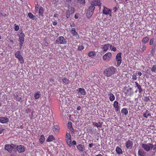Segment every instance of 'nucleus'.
Here are the masks:
<instances>
[{
	"label": "nucleus",
	"mask_w": 156,
	"mask_h": 156,
	"mask_svg": "<svg viewBox=\"0 0 156 156\" xmlns=\"http://www.w3.org/2000/svg\"><path fill=\"white\" fill-rule=\"evenodd\" d=\"M116 71L115 68L113 66H110L104 70L103 73L105 76L109 77L115 74Z\"/></svg>",
	"instance_id": "nucleus-1"
},
{
	"label": "nucleus",
	"mask_w": 156,
	"mask_h": 156,
	"mask_svg": "<svg viewBox=\"0 0 156 156\" xmlns=\"http://www.w3.org/2000/svg\"><path fill=\"white\" fill-rule=\"evenodd\" d=\"M55 42L57 44H65L67 43V41L64 37L60 36L57 38Z\"/></svg>",
	"instance_id": "nucleus-2"
},
{
	"label": "nucleus",
	"mask_w": 156,
	"mask_h": 156,
	"mask_svg": "<svg viewBox=\"0 0 156 156\" xmlns=\"http://www.w3.org/2000/svg\"><path fill=\"white\" fill-rule=\"evenodd\" d=\"M95 9V6L91 3V5L89 6L88 11L87 13V18H90L93 15L94 10Z\"/></svg>",
	"instance_id": "nucleus-3"
},
{
	"label": "nucleus",
	"mask_w": 156,
	"mask_h": 156,
	"mask_svg": "<svg viewBox=\"0 0 156 156\" xmlns=\"http://www.w3.org/2000/svg\"><path fill=\"white\" fill-rule=\"evenodd\" d=\"M140 145L146 151L148 152L151 150V144L148 143L147 144L145 143H141Z\"/></svg>",
	"instance_id": "nucleus-4"
},
{
	"label": "nucleus",
	"mask_w": 156,
	"mask_h": 156,
	"mask_svg": "<svg viewBox=\"0 0 156 156\" xmlns=\"http://www.w3.org/2000/svg\"><path fill=\"white\" fill-rule=\"evenodd\" d=\"M15 145L13 144L11 145L6 144L5 146V149L9 153H11L13 149L15 148Z\"/></svg>",
	"instance_id": "nucleus-5"
},
{
	"label": "nucleus",
	"mask_w": 156,
	"mask_h": 156,
	"mask_svg": "<svg viewBox=\"0 0 156 156\" xmlns=\"http://www.w3.org/2000/svg\"><path fill=\"white\" fill-rule=\"evenodd\" d=\"M121 53H119L116 55L115 59L117 61V65L116 66L118 67L120 65L122 61V58L121 56Z\"/></svg>",
	"instance_id": "nucleus-6"
},
{
	"label": "nucleus",
	"mask_w": 156,
	"mask_h": 156,
	"mask_svg": "<svg viewBox=\"0 0 156 156\" xmlns=\"http://www.w3.org/2000/svg\"><path fill=\"white\" fill-rule=\"evenodd\" d=\"M15 56L16 58L19 59L21 63L23 62V59L22 56L21 55L20 51H18L16 52L15 54Z\"/></svg>",
	"instance_id": "nucleus-7"
},
{
	"label": "nucleus",
	"mask_w": 156,
	"mask_h": 156,
	"mask_svg": "<svg viewBox=\"0 0 156 156\" xmlns=\"http://www.w3.org/2000/svg\"><path fill=\"white\" fill-rule=\"evenodd\" d=\"M112 57V54L110 52L106 53L103 56V59L104 61H108Z\"/></svg>",
	"instance_id": "nucleus-8"
},
{
	"label": "nucleus",
	"mask_w": 156,
	"mask_h": 156,
	"mask_svg": "<svg viewBox=\"0 0 156 156\" xmlns=\"http://www.w3.org/2000/svg\"><path fill=\"white\" fill-rule=\"evenodd\" d=\"M102 12L103 14L106 15H109L110 16H112L111 10L105 7H104Z\"/></svg>",
	"instance_id": "nucleus-9"
},
{
	"label": "nucleus",
	"mask_w": 156,
	"mask_h": 156,
	"mask_svg": "<svg viewBox=\"0 0 156 156\" xmlns=\"http://www.w3.org/2000/svg\"><path fill=\"white\" fill-rule=\"evenodd\" d=\"M133 145V142L130 140H128L125 143V146L128 149H131Z\"/></svg>",
	"instance_id": "nucleus-10"
},
{
	"label": "nucleus",
	"mask_w": 156,
	"mask_h": 156,
	"mask_svg": "<svg viewBox=\"0 0 156 156\" xmlns=\"http://www.w3.org/2000/svg\"><path fill=\"white\" fill-rule=\"evenodd\" d=\"M16 148L17 151L19 153L23 152L25 150V147L22 145L17 146Z\"/></svg>",
	"instance_id": "nucleus-11"
},
{
	"label": "nucleus",
	"mask_w": 156,
	"mask_h": 156,
	"mask_svg": "<svg viewBox=\"0 0 156 156\" xmlns=\"http://www.w3.org/2000/svg\"><path fill=\"white\" fill-rule=\"evenodd\" d=\"M91 3L94 6H101V3L100 0H93L91 2Z\"/></svg>",
	"instance_id": "nucleus-12"
},
{
	"label": "nucleus",
	"mask_w": 156,
	"mask_h": 156,
	"mask_svg": "<svg viewBox=\"0 0 156 156\" xmlns=\"http://www.w3.org/2000/svg\"><path fill=\"white\" fill-rule=\"evenodd\" d=\"M9 121V119L6 117H0V122L2 123H6Z\"/></svg>",
	"instance_id": "nucleus-13"
},
{
	"label": "nucleus",
	"mask_w": 156,
	"mask_h": 156,
	"mask_svg": "<svg viewBox=\"0 0 156 156\" xmlns=\"http://www.w3.org/2000/svg\"><path fill=\"white\" fill-rule=\"evenodd\" d=\"M146 152L142 149H139L138 152V155L139 156H146Z\"/></svg>",
	"instance_id": "nucleus-14"
},
{
	"label": "nucleus",
	"mask_w": 156,
	"mask_h": 156,
	"mask_svg": "<svg viewBox=\"0 0 156 156\" xmlns=\"http://www.w3.org/2000/svg\"><path fill=\"white\" fill-rule=\"evenodd\" d=\"M71 32L73 36H76V37L77 38H79V37L78 35V33H77V32L76 31L75 29V28H72L71 30Z\"/></svg>",
	"instance_id": "nucleus-15"
},
{
	"label": "nucleus",
	"mask_w": 156,
	"mask_h": 156,
	"mask_svg": "<svg viewBox=\"0 0 156 156\" xmlns=\"http://www.w3.org/2000/svg\"><path fill=\"white\" fill-rule=\"evenodd\" d=\"M59 129V127L57 125H55L52 128V130L55 133H56L58 132Z\"/></svg>",
	"instance_id": "nucleus-16"
},
{
	"label": "nucleus",
	"mask_w": 156,
	"mask_h": 156,
	"mask_svg": "<svg viewBox=\"0 0 156 156\" xmlns=\"http://www.w3.org/2000/svg\"><path fill=\"white\" fill-rule=\"evenodd\" d=\"M76 147L78 149L79 151L82 152L83 151V149L84 148V145L80 144L77 145Z\"/></svg>",
	"instance_id": "nucleus-17"
},
{
	"label": "nucleus",
	"mask_w": 156,
	"mask_h": 156,
	"mask_svg": "<svg viewBox=\"0 0 156 156\" xmlns=\"http://www.w3.org/2000/svg\"><path fill=\"white\" fill-rule=\"evenodd\" d=\"M143 116L144 117L147 118L148 117L151 116V114L150 111L147 110L146 112L143 114Z\"/></svg>",
	"instance_id": "nucleus-18"
},
{
	"label": "nucleus",
	"mask_w": 156,
	"mask_h": 156,
	"mask_svg": "<svg viewBox=\"0 0 156 156\" xmlns=\"http://www.w3.org/2000/svg\"><path fill=\"white\" fill-rule=\"evenodd\" d=\"M77 91L82 95H85L86 94V92L85 90L82 88H79L77 89Z\"/></svg>",
	"instance_id": "nucleus-19"
},
{
	"label": "nucleus",
	"mask_w": 156,
	"mask_h": 156,
	"mask_svg": "<svg viewBox=\"0 0 156 156\" xmlns=\"http://www.w3.org/2000/svg\"><path fill=\"white\" fill-rule=\"evenodd\" d=\"M25 36V34L23 32H21L19 35V41L22 42L24 41V37Z\"/></svg>",
	"instance_id": "nucleus-20"
},
{
	"label": "nucleus",
	"mask_w": 156,
	"mask_h": 156,
	"mask_svg": "<svg viewBox=\"0 0 156 156\" xmlns=\"http://www.w3.org/2000/svg\"><path fill=\"white\" fill-rule=\"evenodd\" d=\"M55 140V138L52 135H51L49 136L48 138L46 140V141L47 142H50L52 141L53 140Z\"/></svg>",
	"instance_id": "nucleus-21"
},
{
	"label": "nucleus",
	"mask_w": 156,
	"mask_h": 156,
	"mask_svg": "<svg viewBox=\"0 0 156 156\" xmlns=\"http://www.w3.org/2000/svg\"><path fill=\"white\" fill-rule=\"evenodd\" d=\"M108 95L109 96V98L110 101H113L115 100V97L112 93L110 92Z\"/></svg>",
	"instance_id": "nucleus-22"
},
{
	"label": "nucleus",
	"mask_w": 156,
	"mask_h": 156,
	"mask_svg": "<svg viewBox=\"0 0 156 156\" xmlns=\"http://www.w3.org/2000/svg\"><path fill=\"white\" fill-rule=\"evenodd\" d=\"M109 46H110V44H104L103 47V51H107L108 50V47Z\"/></svg>",
	"instance_id": "nucleus-23"
},
{
	"label": "nucleus",
	"mask_w": 156,
	"mask_h": 156,
	"mask_svg": "<svg viewBox=\"0 0 156 156\" xmlns=\"http://www.w3.org/2000/svg\"><path fill=\"white\" fill-rule=\"evenodd\" d=\"M93 125L95 126H96L97 127H101L102 126V123L100 122H94L93 123Z\"/></svg>",
	"instance_id": "nucleus-24"
},
{
	"label": "nucleus",
	"mask_w": 156,
	"mask_h": 156,
	"mask_svg": "<svg viewBox=\"0 0 156 156\" xmlns=\"http://www.w3.org/2000/svg\"><path fill=\"white\" fill-rule=\"evenodd\" d=\"M66 141L68 144V145L69 146L71 147L72 145V141L71 138H66Z\"/></svg>",
	"instance_id": "nucleus-25"
},
{
	"label": "nucleus",
	"mask_w": 156,
	"mask_h": 156,
	"mask_svg": "<svg viewBox=\"0 0 156 156\" xmlns=\"http://www.w3.org/2000/svg\"><path fill=\"white\" fill-rule=\"evenodd\" d=\"M116 151L117 153L119 154H120L122 153V151L120 147H117L116 148Z\"/></svg>",
	"instance_id": "nucleus-26"
},
{
	"label": "nucleus",
	"mask_w": 156,
	"mask_h": 156,
	"mask_svg": "<svg viewBox=\"0 0 156 156\" xmlns=\"http://www.w3.org/2000/svg\"><path fill=\"white\" fill-rule=\"evenodd\" d=\"M121 112L122 113L124 114L125 115H126L128 113V111L127 108H124L122 109Z\"/></svg>",
	"instance_id": "nucleus-27"
},
{
	"label": "nucleus",
	"mask_w": 156,
	"mask_h": 156,
	"mask_svg": "<svg viewBox=\"0 0 156 156\" xmlns=\"http://www.w3.org/2000/svg\"><path fill=\"white\" fill-rule=\"evenodd\" d=\"M67 11H69V12L72 14L74 12V8L73 7H69Z\"/></svg>",
	"instance_id": "nucleus-28"
},
{
	"label": "nucleus",
	"mask_w": 156,
	"mask_h": 156,
	"mask_svg": "<svg viewBox=\"0 0 156 156\" xmlns=\"http://www.w3.org/2000/svg\"><path fill=\"white\" fill-rule=\"evenodd\" d=\"M149 37L147 36H146L144 38L142 39V42L143 43L145 44L147 43L149 41Z\"/></svg>",
	"instance_id": "nucleus-29"
},
{
	"label": "nucleus",
	"mask_w": 156,
	"mask_h": 156,
	"mask_svg": "<svg viewBox=\"0 0 156 156\" xmlns=\"http://www.w3.org/2000/svg\"><path fill=\"white\" fill-rule=\"evenodd\" d=\"M68 128L71 131L73 132V130H74L73 129L72 127V123L71 122H68Z\"/></svg>",
	"instance_id": "nucleus-30"
},
{
	"label": "nucleus",
	"mask_w": 156,
	"mask_h": 156,
	"mask_svg": "<svg viewBox=\"0 0 156 156\" xmlns=\"http://www.w3.org/2000/svg\"><path fill=\"white\" fill-rule=\"evenodd\" d=\"M44 12V10L43 8L41 6L40 7L39 10V13L41 16H43Z\"/></svg>",
	"instance_id": "nucleus-31"
},
{
	"label": "nucleus",
	"mask_w": 156,
	"mask_h": 156,
	"mask_svg": "<svg viewBox=\"0 0 156 156\" xmlns=\"http://www.w3.org/2000/svg\"><path fill=\"white\" fill-rule=\"evenodd\" d=\"M41 144H42L45 140V138L43 135L41 136V137L39 140Z\"/></svg>",
	"instance_id": "nucleus-32"
},
{
	"label": "nucleus",
	"mask_w": 156,
	"mask_h": 156,
	"mask_svg": "<svg viewBox=\"0 0 156 156\" xmlns=\"http://www.w3.org/2000/svg\"><path fill=\"white\" fill-rule=\"evenodd\" d=\"M146 46L145 45V44H143V45L141 46V50L140 51L141 52H143L144 51L146 50Z\"/></svg>",
	"instance_id": "nucleus-33"
},
{
	"label": "nucleus",
	"mask_w": 156,
	"mask_h": 156,
	"mask_svg": "<svg viewBox=\"0 0 156 156\" xmlns=\"http://www.w3.org/2000/svg\"><path fill=\"white\" fill-rule=\"evenodd\" d=\"M28 16L30 19L33 20H34L35 19L34 16L33 14L31 12H29L28 13Z\"/></svg>",
	"instance_id": "nucleus-34"
},
{
	"label": "nucleus",
	"mask_w": 156,
	"mask_h": 156,
	"mask_svg": "<svg viewBox=\"0 0 156 156\" xmlns=\"http://www.w3.org/2000/svg\"><path fill=\"white\" fill-rule=\"evenodd\" d=\"M62 81L65 84H68L69 83V80L66 78L62 79Z\"/></svg>",
	"instance_id": "nucleus-35"
},
{
	"label": "nucleus",
	"mask_w": 156,
	"mask_h": 156,
	"mask_svg": "<svg viewBox=\"0 0 156 156\" xmlns=\"http://www.w3.org/2000/svg\"><path fill=\"white\" fill-rule=\"evenodd\" d=\"M88 55L89 57H91L95 55V53L94 51H90L88 53Z\"/></svg>",
	"instance_id": "nucleus-36"
},
{
	"label": "nucleus",
	"mask_w": 156,
	"mask_h": 156,
	"mask_svg": "<svg viewBox=\"0 0 156 156\" xmlns=\"http://www.w3.org/2000/svg\"><path fill=\"white\" fill-rule=\"evenodd\" d=\"M40 94L39 93H36L34 94V97L35 99L39 98L40 97Z\"/></svg>",
	"instance_id": "nucleus-37"
},
{
	"label": "nucleus",
	"mask_w": 156,
	"mask_h": 156,
	"mask_svg": "<svg viewBox=\"0 0 156 156\" xmlns=\"http://www.w3.org/2000/svg\"><path fill=\"white\" fill-rule=\"evenodd\" d=\"M118 102L117 101H115L114 102V104H113V106H114V108H116V107H118L119 106V105H118Z\"/></svg>",
	"instance_id": "nucleus-38"
},
{
	"label": "nucleus",
	"mask_w": 156,
	"mask_h": 156,
	"mask_svg": "<svg viewBox=\"0 0 156 156\" xmlns=\"http://www.w3.org/2000/svg\"><path fill=\"white\" fill-rule=\"evenodd\" d=\"M137 76V74L136 73H134L133 74L132 76V79L134 80H136L137 79L136 76Z\"/></svg>",
	"instance_id": "nucleus-39"
},
{
	"label": "nucleus",
	"mask_w": 156,
	"mask_h": 156,
	"mask_svg": "<svg viewBox=\"0 0 156 156\" xmlns=\"http://www.w3.org/2000/svg\"><path fill=\"white\" fill-rule=\"evenodd\" d=\"M50 108L49 107H47L46 108L45 111L47 115H48L49 113H50Z\"/></svg>",
	"instance_id": "nucleus-40"
},
{
	"label": "nucleus",
	"mask_w": 156,
	"mask_h": 156,
	"mask_svg": "<svg viewBox=\"0 0 156 156\" xmlns=\"http://www.w3.org/2000/svg\"><path fill=\"white\" fill-rule=\"evenodd\" d=\"M110 47L112 51H116V48L115 47L113 46L112 45H110Z\"/></svg>",
	"instance_id": "nucleus-41"
},
{
	"label": "nucleus",
	"mask_w": 156,
	"mask_h": 156,
	"mask_svg": "<svg viewBox=\"0 0 156 156\" xmlns=\"http://www.w3.org/2000/svg\"><path fill=\"white\" fill-rule=\"evenodd\" d=\"M78 2L80 4H85V0H77Z\"/></svg>",
	"instance_id": "nucleus-42"
},
{
	"label": "nucleus",
	"mask_w": 156,
	"mask_h": 156,
	"mask_svg": "<svg viewBox=\"0 0 156 156\" xmlns=\"http://www.w3.org/2000/svg\"><path fill=\"white\" fill-rule=\"evenodd\" d=\"M151 71L153 72H155L156 70V66L154 65L152 66L151 69Z\"/></svg>",
	"instance_id": "nucleus-43"
},
{
	"label": "nucleus",
	"mask_w": 156,
	"mask_h": 156,
	"mask_svg": "<svg viewBox=\"0 0 156 156\" xmlns=\"http://www.w3.org/2000/svg\"><path fill=\"white\" fill-rule=\"evenodd\" d=\"M71 14V13H70L69 12V11H66V17L67 18H69L70 16V14Z\"/></svg>",
	"instance_id": "nucleus-44"
},
{
	"label": "nucleus",
	"mask_w": 156,
	"mask_h": 156,
	"mask_svg": "<svg viewBox=\"0 0 156 156\" xmlns=\"http://www.w3.org/2000/svg\"><path fill=\"white\" fill-rule=\"evenodd\" d=\"M14 25L15 26V28H14L15 30L16 31H18L19 30V27L18 26V25H17L16 24H14Z\"/></svg>",
	"instance_id": "nucleus-45"
},
{
	"label": "nucleus",
	"mask_w": 156,
	"mask_h": 156,
	"mask_svg": "<svg viewBox=\"0 0 156 156\" xmlns=\"http://www.w3.org/2000/svg\"><path fill=\"white\" fill-rule=\"evenodd\" d=\"M69 138H71V135L69 133H66V139Z\"/></svg>",
	"instance_id": "nucleus-46"
},
{
	"label": "nucleus",
	"mask_w": 156,
	"mask_h": 156,
	"mask_svg": "<svg viewBox=\"0 0 156 156\" xmlns=\"http://www.w3.org/2000/svg\"><path fill=\"white\" fill-rule=\"evenodd\" d=\"M84 49V47L82 45L78 47V50L80 51Z\"/></svg>",
	"instance_id": "nucleus-47"
},
{
	"label": "nucleus",
	"mask_w": 156,
	"mask_h": 156,
	"mask_svg": "<svg viewBox=\"0 0 156 156\" xmlns=\"http://www.w3.org/2000/svg\"><path fill=\"white\" fill-rule=\"evenodd\" d=\"M151 150L153 149V150H154L155 149H156V145H153L152 144H151Z\"/></svg>",
	"instance_id": "nucleus-48"
},
{
	"label": "nucleus",
	"mask_w": 156,
	"mask_h": 156,
	"mask_svg": "<svg viewBox=\"0 0 156 156\" xmlns=\"http://www.w3.org/2000/svg\"><path fill=\"white\" fill-rule=\"evenodd\" d=\"M137 87L139 90V93H141L142 92V89L141 88L140 85V86H137Z\"/></svg>",
	"instance_id": "nucleus-49"
},
{
	"label": "nucleus",
	"mask_w": 156,
	"mask_h": 156,
	"mask_svg": "<svg viewBox=\"0 0 156 156\" xmlns=\"http://www.w3.org/2000/svg\"><path fill=\"white\" fill-rule=\"evenodd\" d=\"M150 99L148 97H145L144 99V101L145 102H147L148 101H149Z\"/></svg>",
	"instance_id": "nucleus-50"
},
{
	"label": "nucleus",
	"mask_w": 156,
	"mask_h": 156,
	"mask_svg": "<svg viewBox=\"0 0 156 156\" xmlns=\"http://www.w3.org/2000/svg\"><path fill=\"white\" fill-rule=\"evenodd\" d=\"M154 49H152L151 51V53L150 54V55L151 56H153L154 55Z\"/></svg>",
	"instance_id": "nucleus-51"
},
{
	"label": "nucleus",
	"mask_w": 156,
	"mask_h": 156,
	"mask_svg": "<svg viewBox=\"0 0 156 156\" xmlns=\"http://www.w3.org/2000/svg\"><path fill=\"white\" fill-rule=\"evenodd\" d=\"M19 42H20L19 44L20 49H21L22 48L24 41H19Z\"/></svg>",
	"instance_id": "nucleus-52"
},
{
	"label": "nucleus",
	"mask_w": 156,
	"mask_h": 156,
	"mask_svg": "<svg viewBox=\"0 0 156 156\" xmlns=\"http://www.w3.org/2000/svg\"><path fill=\"white\" fill-rule=\"evenodd\" d=\"M154 41V39L153 38H152L151 39L150 42V44L151 45L153 44V43Z\"/></svg>",
	"instance_id": "nucleus-53"
},
{
	"label": "nucleus",
	"mask_w": 156,
	"mask_h": 156,
	"mask_svg": "<svg viewBox=\"0 0 156 156\" xmlns=\"http://www.w3.org/2000/svg\"><path fill=\"white\" fill-rule=\"evenodd\" d=\"M4 131L5 129H2L1 128H0V134H1L2 133L4 132Z\"/></svg>",
	"instance_id": "nucleus-54"
},
{
	"label": "nucleus",
	"mask_w": 156,
	"mask_h": 156,
	"mask_svg": "<svg viewBox=\"0 0 156 156\" xmlns=\"http://www.w3.org/2000/svg\"><path fill=\"white\" fill-rule=\"evenodd\" d=\"M77 110H80L81 109V107L80 106H78L76 108Z\"/></svg>",
	"instance_id": "nucleus-55"
},
{
	"label": "nucleus",
	"mask_w": 156,
	"mask_h": 156,
	"mask_svg": "<svg viewBox=\"0 0 156 156\" xmlns=\"http://www.w3.org/2000/svg\"><path fill=\"white\" fill-rule=\"evenodd\" d=\"M70 26L71 27H73L75 26V24L74 23H70Z\"/></svg>",
	"instance_id": "nucleus-56"
},
{
	"label": "nucleus",
	"mask_w": 156,
	"mask_h": 156,
	"mask_svg": "<svg viewBox=\"0 0 156 156\" xmlns=\"http://www.w3.org/2000/svg\"><path fill=\"white\" fill-rule=\"evenodd\" d=\"M16 99L19 101H20V100L21 99V98L19 97L18 95H17V98H16Z\"/></svg>",
	"instance_id": "nucleus-57"
},
{
	"label": "nucleus",
	"mask_w": 156,
	"mask_h": 156,
	"mask_svg": "<svg viewBox=\"0 0 156 156\" xmlns=\"http://www.w3.org/2000/svg\"><path fill=\"white\" fill-rule=\"evenodd\" d=\"M115 108V111H116L117 112L119 110V107H118Z\"/></svg>",
	"instance_id": "nucleus-58"
},
{
	"label": "nucleus",
	"mask_w": 156,
	"mask_h": 156,
	"mask_svg": "<svg viewBox=\"0 0 156 156\" xmlns=\"http://www.w3.org/2000/svg\"><path fill=\"white\" fill-rule=\"evenodd\" d=\"M72 144L73 145H75L76 144V142L75 140H73L72 142Z\"/></svg>",
	"instance_id": "nucleus-59"
},
{
	"label": "nucleus",
	"mask_w": 156,
	"mask_h": 156,
	"mask_svg": "<svg viewBox=\"0 0 156 156\" xmlns=\"http://www.w3.org/2000/svg\"><path fill=\"white\" fill-rule=\"evenodd\" d=\"M93 146H94V144H92V143L90 144L89 145V147L90 148L91 147Z\"/></svg>",
	"instance_id": "nucleus-60"
},
{
	"label": "nucleus",
	"mask_w": 156,
	"mask_h": 156,
	"mask_svg": "<svg viewBox=\"0 0 156 156\" xmlns=\"http://www.w3.org/2000/svg\"><path fill=\"white\" fill-rule=\"evenodd\" d=\"M58 14L56 13L54 15V17H58Z\"/></svg>",
	"instance_id": "nucleus-61"
},
{
	"label": "nucleus",
	"mask_w": 156,
	"mask_h": 156,
	"mask_svg": "<svg viewBox=\"0 0 156 156\" xmlns=\"http://www.w3.org/2000/svg\"><path fill=\"white\" fill-rule=\"evenodd\" d=\"M113 10L114 12H115L117 10V8L116 7H115L113 8Z\"/></svg>",
	"instance_id": "nucleus-62"
},
{
	"label": "nucleus",
	"mask_w": 156,
	"mask_h": 156,
	"mask_svg": "<svg viewBox=\"0 0 156 156\" xmlns=\"http://www.w3.org/2000/svg\"><path fill=\"white\" fill-rule=\"evenodd\" d=\"M57 22L56 21H55L53 23V25L55 26L57 24Z\"/></svg>",
	"instance_id": "nucleus-63"
},
{
	"label": "nucleus",
	"mask_w": 156,
	"mask_h": 156,
	"mask_svg": "<svg viewBox=\"0 0 156 156\" xmlns=\"http://www.w3.org/2000/svg\"><path fill=\"white\" fill-rule=\"evenodd\" d=\"M138 74L140 76H141L142 74V73L140 72H139Z\"/></svg>",
	"instance_id": "nucleus-64"
}]
</instances>
